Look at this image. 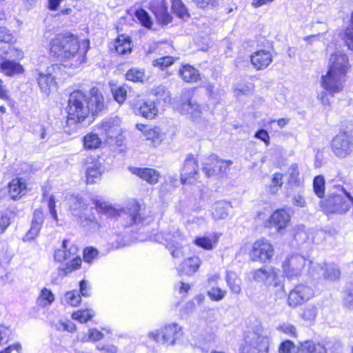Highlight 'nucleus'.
Wrapping results in <instances>:
<instances>
[{
  "instance_id": "1",
  "label": "nucleus",
  "mask_w": 353,
  "mask_h": 353,
  "mask_svg": "<svg viewBox=\"0 0 353 353\" xmlns=\"http://www.w3.org/2000/svg\"><path fill=\"white\" fill-rule=\"evenodd\" d=\"M87 43L86 48L81 49L79 36L68 30L58 32L50 39L48 54L60 63H52L47 67L46 72L38 73L37 83L43 93L48 96L57 89V77L61 74L63 67L77 69L86 62L89 41Z\"/></svg>"
},
{
  "instance_id": "2",
  "label": "nucleus",
  "mask_w": 353,
  "mask_h": 353,
  "mask_svg": "<svg viewBox=\"0 0 353 353\" xmlns=\"http://www.w3.org/2000/svg\"><path fill=\"white\" fill-rule=\"evenodd\" d=\"M108 108L103 89L92 86L88 92L74 89L68 94L65 107V128L68 131L76 130L88 119L102 114Z\"/></svg>"
},
{
  "instance_id": "3",
  "label": "nucleus",
  "mask_w": 353,
  "mask_h": 353,
  "mask_svg": "<svg viewBox=\"0 0 353 353\" xmlns=\"http://www.w3.org/2000/svg\"><path fill=\"white\" fill-rule=\"evenodd\" d=\"M352 70L349 55L343 50L332 52L328 58L327 70L321 77L320 84L323 92L318 99L323 105H330L328 96L334 97L343 91L346 80Z\"/></svg>"
},
{
  "instance_id": "4",
  "label": "nucleus",
  "mask_w": 353,
  "mask_h": 353,
  "mask_svg": "<svg viewBox=\"0 0 353 353\" xmlns=\"http://www.w3.org/2000/svg\"><path fill=\"white\" fill-rule=\"evenodd\" d=\"M252 279L256 283L263 285L270 296L284 293L285 282L281 279L279 270L270 267L261 266L251 272Z\"/></svg>"
},
{
  "instance_id": "5",
  "label": "nucleus",
  "mask_w": 353,
  "mask_h": 353,
  "mask_svg": "<svg viewBox=\"0 0 353 353\" xmlns=\"http://www.w3.org/2000/svg\"><path fill=\"white\" fill-rule=\"evenodd\" d=\"M274 254V245L265 237H260L256 239L252 243L248 251L250 261L261 264L271 262Z\"/></svg>"
},
{
  "instance_id": "6",
  "label": "nucleus",
  "mask_w": 353,
  "mask_h": 353,
  "mask_svg": "<svg viewBox=\"0 0 353 353\" xmlns=\"http://www.w3.org/2000/svg\"><path fill=\"white\" fill-rule=\"evenodd\" d=\"M232 163V160L223 159L219 155L211 153L205 158L201 169L207 178L223 177L227 174V171Z\"/></svg>"
},
{
  "instance_id": "7",
  "label": "nucleus",
  "mask_w": 353,
  "mask_h": 353,
  "mask_svg": "<svg viewBox=\"0 0 353 353\" xmlns=\"http://www.w3.org/2000/svg\"><path fill=\"white\" fill-rule=\"evenodd\" d=\"M183 335L182 328L177 323H170L148 334L150 339L157 343L174 345Z\"/></svg>"
},
{
  "instance_id": "8",
  "label": "nucleus",
  "mask_w": 353,
  "mask_h": 353,
  "mask_svg": "<svg viewBox=\"0 0 353 353\" xmlns=\"http://www.w3.org/2000/svg\"><path fill=\"white\" fill-rule=\"evenodd\" d=\"M330 147L336 157L346 158L353 152V138L348 132L340 131L332 139Z\"/></svg>"
},
{
  "instance_id": "9",
  "label": "nucleus",
  "mask_w": 353,
  "mask_h": 353,
  "mask_svg": "<svg viewBox=\"0 0 353 353\" xmlns=\"http://www.w3.org/2000/svg\"><path fill=\"white\" fill-rule=\"evenodd\" d=\"M291 214L286 207L274 210L264 221L263 226L267 229H274L276 233H283L291 224Z\"/></svg>"
},
{
  "instance_id": "10",
  "label": "nucleus",
  "mask_w": 353,
  "mask_h": 353,
  "mask_svg": "<svg viewBox=\"0 0 353 353\" xmlns=\"http://www.w3.org/2000/svg\"><path fill=\"white\" fill-rule=\"evenodd\" d=\"M314 296L315 292L312 286L305 283H300L290 290L288 294L287 304L290 307L294 308L302 305L314 298Z\"/></svg>"
},
{
  "instance_id": "11",
  "label": "nucleus",
  "mask_w": 353,
  "mask_h": 353,
  "mask_svg": "<svg viewBox=\"0 0 353 353\" xmlns=\"http://www.w3.org/2000/svg\"><path fill=\"white\" fill-rule=\"evenodd\" d=\"M199 161L192 153L187 155L180 173L182 185H193L199 181Z\"/></svg>"
},
{
  "instance_id": "12",
  "label": "nucleus",
  "mask_w": 353,
  "mask_h": 353,
  "mask_svg": "<svg viewBox=\"0 0 353 353\" xmlns=\"http://www.w3.org/2000/svg\"><path fill=\"white\" fill-rule=\"evenodd\" d=\"M131 107L137 114L149 120L154 119L159 112L154 101L143 99L140 94L132 100Z\"/></svg>"
},
{
  "instance_id": "13",
  "label": "nucleus",
  "mask_w": 353,
  "mask_h": 353,
  "mask_svg": "<svg viewBox=\"0 0 353 353\" xmlns=\"http://www.w3.org/2000/svg\"><path fill=\"white\" fill-rule=\"evenodd\" d=\"M148 9L159 25L164 26L172 22L173 17L169 11L167 0H150Z\"/></svg>"
},
{
  "instance_id": "14",
  "label": "nucleus",
  "mask_w": 353,
  "mask_h": 353,
  "mask_svg": "<svg viewBox=\"0 0 353 353\" xmlns=\"http://www.w3.org/2000/svg\"><path fill=\"white\" fill-rule=\"evenodd\" d=\"M269 340L267 336L255 334L253 337L247 336L239 348V353H268Z\"/></svg>"
},
{
  "instance_id": "15",
  "label": "nucleus",
  "mask_w": 353,
  "mask_h": 353,
  "mask_svg": "<svg viewBox=\"0 0 353 353\" xmlns=\"http://www.w3.org/2000/svg\"><path fill=\"white\" fill-rule=\"evenodd\" d=\"M305 266V259L299 255H291L282 263L283 275L288 279H293L301 276Z\"/></svg>"
},
{
  "instance_id": "16",
  "label": "nucleus",
  "mask_w": 353,
  "mask_h": 353,
  "mask_svg": "<svg viewBox=\"0 0 353 353\" xmlns=\"http://www.w3.org/2000/svg\"><path fill=\"white\" fill-rule=\"evenodd\" d=\"M15 43L16 39L11 31L6 26H0V55L6 56L10 50L15 52L14 57L17 59H22L23 52L21 50L13 46Z\"/></svg>"
},
{
  "instance_id": "17",
  "label": "nucleus",
  "mask_w": 353,
  "mask_h": 353,
  "mask_svg": "<svg viewBox=\"0 0 353 353\" xmlns=\"http://www.w3.org/2000/svg\"><path fill=\"white\" fill-rule=\"evenodd\" d=\"M273 54L265 49H258L250 55V61L256 71L267 69L273 62Z\"/></svg>"
},
{
  "instance_id": "18",
  "label": "nucleus",
  "mask_w": 353,
  "mask_h": 353,
  "mask_svg": "<svg viewBox=\"0 0 353 353\" xmlns=\"http://www.w3.org/2000/svg\"><path fill=\"white\" fill-rule=\"evenodd\" d=\"M133 48V43L130 36L125 34H119L112 42L109 47V51L119 56L130 54Z\"/></svg>"
},
{
  "instance_id": "19",
  "label": "nucleus",
  "mask_w": 353,
  "mask_h": 353,
  "mask_svg": "<svg viewBox=\"0 0 353 353\" xmlns=\"http://www.w3.org/2000/svg\"><path fill=\"white\" fill-rule=\"evenodd\" d=\"M128 170L141 180L152 185L159 183L161 178V173L152 168L130 166Z\"/></svg>"
},
{
  "instance_id": "20",
  "label": "nucleus",
  "mask_w": 353,
  "mask_h": 353,
  "mask_svg": "<svg viewBox=\"0 0 353 353\" xmlns=\"http://www.w3.org/2000/svg\"><path fill=\"white\" fill-rule=\"evenodd\" d=\"M136 128L145 136L147 141H150L153 147L159 145L164 139L165 134L159 126L150 127L147 124L137 123Z\"/></svg>"
},
{
  "instance_id": "21",
  "label": "nucleus",
  "mask_w": 353,
  "mask_h": 353,
  "mask_svg": "<svg viewBox=\"0 0 353 353\" xmlns=\"http://www.w3.org/2000/svg\"><path fill=\"white\" fill-rule=\"evenodd\" d=\"M8 193L13 201L21 199L28 192V185L22 177H14L8 183Z\"/></svg>"
},
{
  "instance_id": "22",
  "label": "nucleus",
  "mask_w": 353,
  "mask_h": 353,
  "mask_svg": "<svg viewBox=\"0 0 353 353\" xmlns=\"http://www.w3.org/2000/svg\"><path fill=\"white\" fill-rule=\"evenodd\" d=\"M91 165L88 166L85 172V182L86 184H94L101 180L103 173V168L100 162L99 157L91 158Z\"/></svg>"
},
{
  "instance_id": "23",
  "label": "nucleus",
  "mask_w": 353,
  "mask_h": 353,
  "mask_svg": "<svg viewBox=\"0 0 353 353\" xmlns=\"http://www.w3.org/2000/svg\"><path fill=\"white\" fill-rule=\"evenodd\" d=\"M201 260L197 255H193L185 259L179 265L178 274L179 276L192 275L199 268Z\"/></svg>"
},
{
  "instance_id": "24",
  "label": "nucleus",
  "mask_w": 353,
  "mask_h": 353,
  "mask_svg": "<svg viewBox=\"0 0 353 353\" xmlns=\"http://www.w3.org/2000/svg\"><path fill=\"white\" fill-rule=\"evenodd\" d=\"M178 75L183 82L187 83H194L201 79L199 71L189 63L181 65L178 71Z\"/></svg>"
},
{
  "instance_id": "25",
  "label": "nucleus",
  "mask_w": 353,
  "mask_h": 353,
  "mask_svg": "<svg viewBox=\"0 0 353 353\" xmlns=\"http://www.w3.org/2000/svg\"><path fill=\"white\" fill-rule=\"evenodd\" d=\"M101 134L105 135V140L110 141L117 139L121 134L119 125L112 121H102L98 125Z\"/></svg>"
},
{
  "instance_id": "26",
  "label": "nucleus",
  "mask_w": 353,
  "mask_h": 353,
  "mask_svg": "<svg viewBox=\"0 0 353 353\" xmlns=\"http://www.w3.org/2000/svg\"><path fill=\"white\" fill-rule=\"evenodd\" d=\"M219 236L217 233H212L207 236H196L193 240V243L205 250H211L217 245Z\"/></svg>"
},
{
  "instance_id": "27",
  "label": "nucleus",
  "mask_w": 353,
  "mask_h": 353,
  "mask_svg": "<svg viewBox=\"0 0 353 353\" xmlns=\"http://www.w3.org/2000/svg\"><path fill=\"white\" fill-rule=\"evenodd\" d=\"M338 35L347 50L353 52V12L350 14L349 23L341 30Z\"/></svg>"
},
{
  "instance_id": "28",
  "label": "nucleus",
  "mask_w": 353,
  "mask_h": 353,
  "mask_svg": "<svg viewBox=\"0 0 353 353\" xmlns=\"http://www.w3.org/2000/svg\"><path fill=\"white\" fill-rule=\"evenodd\" d=\"M0 71L6 76L13 77L23 73L24 68L19 62L5 59L0 63Z\"/></svg>"
},
{
  "instance_id": "29",
  "label": "nucleus",
  "mask_w": 353,
  "mask_h": 353,
  "mask_svg": "<svg viewBox=\"0 0 353 353\" xmlns=\"http://www.w3.org/2000/svg\"><path fill=\"white\" fill-rule=\"evenodd\" d=\"M141 205L137 200H134L127 206V213L130 218V225L143 223L145 217L141 214Z\"/></svg>"
},
{
  "instance_id": "30",
  "label": "nucleus",
  "mask_w": 353,
  "mask_h": 353,
  "mask_svg": "<svg viewBox=\"0 0 353 353\" xmlns=\"http://www.w3.org/2000/svg\"><path fill=\"white\" fill-rule=\"evenodd\" d=\"M82 265V259L79 256L72 258L63 266L57 268V274L59 277L63 278L74 271L80 270Z\"/></svg>"
},
{
  "instance_id": "31",
  "label": "nucleus",
  "mask_w": 353,
  "mask_h": 353,
  "mask_svg": "<svg viewBox=\"0 0 353 353\" xmlns=\"http://www.w3.org/2000/svg\"><path fill=\"white\" fill-rule=\"evenodd\" d=\"M68 241L63 239L62 241V249H57L54 252V259L56 262L61 263L70 259L71 254H75L78 248L75 245H72L70 248L67 247Z\"/></svg>"
},
{
  "instance_id": "32",
  "label": "nucleus",
  "mask_w": 353,
  "mask_h": 353,
  "mask_svg": "<svg viewBox=\"0 0 353 353\" xmlns=\"http://www.w3.org/2000/svg\"><path fill=\"white\" fill-rule=\"evenodd\" d=\"M92 201L98 214H107L109 218L118 217L120 215L119 210L115 209L111 205H106L103 201L96 199H92Z\"/></svg>"
},
{
  "instance_id": "33",
  "label": "nucleus",
  "mask_w": 353,
  "mask_h": 353,
  "mask_svg": "<svg viewBox=\"0 0 353 353\" xmlns=\"http://www.w3.org/2000/svg\"><path fill=\"white\" fill-rule=\"evenodd\" d=\"M83 148L86 150H96L101 147L102 141L99 135L94 132L87 133L83 137Z\"/></svg>"
},
{
  "instance_id": "34",
  "label": "nucleus",
  "mask_w": 353,
  "mask_h": 353,
  "mask_svg": "<svg viewBox=\"0 0 353 353\" xmlns=\"http://www.w3.org/2000/svg\"><path fill=\"white\" fill-rule=\"evenodd\" d=\"M79 225L88 230H98L101 228L100 223L93 214L88 215L85 214H79Z\"/></svg>"
},
{
  "instance_id": "35",
  "label": "nucleus",
  "mask_w": 353,
  "mask_h": 353,
  "mask_svg": "<svg viewBox=\"0 0 353 353\" xmlns=\"http://www.w3.org/2000/svg\"><path fill=\"white\" fill-rule=\"evenodd\" d=\"M225 281L232 293L236 294H240L241 291V281L236 272L228 271L225 275Z\"/></svg>"
},
{
  "instance_id": "36",
  "label": "nucleus",
  "mask_w": 353,
  "mask_h": 353,
  "mask_svg": "<svg viewBox=\"0 0 353 353\" xmlns=\"http://www.w3.org/2000/svg\"><path fill=\"white\" fill-rule=\"evenodd\" d=\"M110 92L113 99L119 105H122L127 99L128 85L126 84L112 85L110 87Z\"/></svg>"
},
{
  "instance_id": "37",
  "label": "nucleus",
  "mask_w": 353,
  "mask_h": 353,
  "mask_svg": "<svg viewBox=\"0 0 353 353\" xmlns=\"http://www.w3.org/2000/svg\"><path fill=\"white\" fill-rule=\"evenodd\" d=\"M54 295L52 292L46 288H43L37 298V304L39 307H46L54 301Z\"/></svg>"
},
{
  "instance_id": "38",
  "label": "nucleus",
  "mask_w": 353,
  "mask_h": 353,
  "mask_svg": "<svg viewBox=\"0 0 353 353\" xmlns=\"http://www.w3.org/2000/svg\"><path fill=\"white\" fill-rule=\"evenodd\" d=\"M179 57L173 56H163L157 59H154L152 61L153 67L157 68L161 71L167 70L169 67L172 65L177 60Z\"/></svg>"
},
{
  "instance_id": "39",
  "label": "nucleus",
  "mask_w": 353,
  "mask_h": 353,
  "mask_svg": "<svg viewBox=\"0 0 353 353\" xmlns=\"http://www.w3.org/2000/svg\"><path fill=\"white\" fill-rule=\"evenodd\" d=\"M172 12L179 19L190 17L188 9L182 0H170Z\"/></svg>"
},
{
  "instance_id": "40",
  "label": "nucleus",
  "mask_w": 353,
  "mask_h": 353,
  "mask_svg": "<svg viewBox=\"0 0 353 353\" xmlns=\"http://www.w3.org/2000/svg\"><path fill=\"white\" fill-rule=\"evenodd\" d=\"M284 174L281 172H274L271 178L270 184L268 185V191L270 194L275 195L283 185Z\"/></svg>"
},
{
  "instance_id": "41",
  "label": "nucleus",
  "mask_w": 353,
  "mask_h": 353,
  "mask_svg": "<svg viewBox=\"0 0 353 353\" xmlns=\"http://www.w3.org/2000/svg\"><path fill=\"white\" fill-rule=\"evenodd\" d=\"M17 212L8 209L0 212V234H3L12 223V219L16 216Z\"/></svg>"
},
{
  "instance_id": "42",
  "label": "nucleus",
  "mask_w": 353,
  "mask_h": 353,
  "mask_svg": "<svg viewBox=\"0 0 353 353\" xmlns=\"http://www.w3.org/2000/svg\"><path fill=\"white\" fill-rule=\"evenodd\" d=\"M312 188L316 196L323 199L325 194V180L323 175H317L314 177Z\"/></svg>"
},
{
  "instance_id": "43",
  "label": "nucleus",
  "mask_w": 353,
  "mask_h": 353,
  "mask_svg": "<svg viewBox=\"0 0 353 353\" xmlns=\"http://www.w3.org/2000/svg\"><path fill=\"white\" fill-rule=\"evenodd\" d=\"M145 78L144 69L132 67L128 69L125 74V79L134 83H142Z\"/></svg>"
},
{
  "instance_id": "44",
  "label": "nucleus",
  "mask_w": 353,
  "mask_h": 353,
  "mask_svg": "<svg viewBox=\"0 0 353 353\" xmlns=\"http://www.w3.org/2000/svg\"><path fill=\"white\" fill-rule=\"evenodd\" d=\"M94 316V312L90 309H80L72 313L71 317L73 320L81 323H85L90 321Z\"/></svg>"
},
{
  "instance_id": "45",
  "label": "nucleus",
  "mask_w": 353,
  "mask_h": 353,
  "mask_svg": "<svg viewBox=\"0 0 353 353\" xmlns=\"http://www.w3.org/2000/svg\"><path fill=\"white\" fill-rule=\"evenodd\" d=\"M88 204L85 202L83 199L79 196H75L73 197V201L70 204V210L76 212L77 215L82 214L84 211L88 209Z\"/></svg>"
},
{
  "instance_id": "46",
  "label": "nucleus",
  "mask_w": 353,
  "mask_h": 353,
  "mask_svg": "<svg viewBox=\"0 0 353 353\" xmlns=\"http://www.w3.org/2000/svg\"><path fill=\"white\" fill-rule=\"evenodd\" d=\"M302 346L304 347L307 353H327L325 345L319 342L312 341H305Z\"/></svg>"
},
{
  "instance_id": "47",
  "label": "nucleus",
  "mask_w": 353,
  "mask_h": 353,
  "mask_svg": "<svg viewBox=\"0 0 353 353\" xmlns=\"http://www.w3.org/2000/svg\"><path fill=\"white\" fill-rule=\"evenodd\" d=\"M135 17L142 26L150 29L152 26V21L149 14L143 8H139L135 11Z\"/></svg>"
},
{
  "instance_id": "48",
  "label": "nucleus",
  "mask_w": 353,
  "mask_h": 353,
  "mask_svg": "<svg viewBox=\"0 0 353 353\" xmlns=\"http://www.w3.org/2000/svg\"><path fill=\"white\" fill-rule=\"evenodd\" d=\"M64 299L66 303L71 307H78L81 302V296L76 290H70L65 293Z\"/></svg>"
},
{
  "instance_id": "49",
  "label": "nucleus",
  "mask_w": 353,
  "mask_h": 353,
  "mask_svg": "<svg viewBox=\"0 0 353 353\" xmlns=\"http://www.w3.org/2000/svg\"><path fill=\"white\" fill-rule=\"evenodd\" d=\"M82 254L83 261L86 263L92 264L98 258L99 252L97 248L88 246L83 250Z\"/></svg>"
},
{
  "instance_id": "50",
  "label": "nucleus",
  "mask_w": 353,
  "mask_h": 353,
  "mask_svg": "<svg viewBox=\"0 0 353 353\" xmlns=\"http://www.w3.org/2000/svg\"><path fill=\"white\" fill-rule=\"evenodd\" d=\"M317 316V307L312 305L305 307L301 313V319L307 322H312Z\"/></svg>"
},
{
  "instance_id": "51",
  "label": "nucleus",
  "mask_w": 353,
  "mask_h": 353,
  "mask_svg": "<svg viewBox=\"0 0 353 353\" xmlns=\"http://www.w3.org/2000/svg\"><path fill=\"white\" fill-rule=\"evenodd\" d=\"M341 276L340 270L333 266L326 267L323 272V279L327 281L339 280Z\"/></svg>"
},
{
  "instance_id": "52",
  "label": "nucleus",
  "mask_w": 353,
  "mask_h": 353,
  "mask_svg": "<svg viewBox=\"0 0 353 353\" xmlns=\"http://www.w3.org/2000/svg\"><path fill=\"white\" fill-rule=\"evenodd\" d=\"M183 105H186L190 110V113L195 117H199L203 112V107L201 104L196 102H193L191 99H187L183 103Z\"/></svg>"
},
{
  "instance_id": "53",
  "label": "nucleus",
  "mask_w": 353,
  "mask_h": 353,
  "mask_svg": "<svg viewBox=\"0 0 353 353\" xmlns=\"http://www.w3.org/2000/svg\"><path fill=\"white\" fill-rule=\"evenodd\" d=\"M277 330L293 339L298 336L295 326L290 323H281L277 327Z\"/></svg>"
},
{
  "instance_id": "54",
  "label": "nucleus",
  "mask_w": 353,
  "mask_h": 353,
  "mask_svg": "<svg viewBox=\"0 0 353 353\" xmlns=\"http://www.w3.org/2000/svg\"><path fill=\"white\" fill-rule=\"evenodd\" d=\"M104 337V334L96 328H91L88 334L84 336L83 341L84 342H97L101 341Z\"/></svg>"
},
{
  "instance_id": "55",
  "label": "nucleus",
  "mask_w": 353,
  "mask_h": 353,
  "mask_svg": "<svg viewBox=\"0 0 353 353\" xmlns=\"http://www.w3.org/2000/svg\"><path fill=\"white\" fill-rule=\"evenodd\" d=\"M227 291L222 290L219 287H213L207 292L210 300L213 301H219L226 295Z\"/></svg>"
},
{
  "instance_id": "56",
  "label": "nucleus",
  "mask_w": 353,
  "mask_h": 353,
  "mask_svg": "<svg viewBox=\"0 0 353 353\" xmlns=\"http://www.w3.org/2000/svg\"><path fill=\"white\" fill-rule=\"evenodd\" d=\"M254 87L255 86L253 83H248L243 85H239L234 90V92L236 97L248 95L252 94L254 92Z\"/></svg>"
},
{
  "instance_id": "57",
  "label": "nucleus",
  "mask_w": 353,
  "mask_h": 353,
  "mask_svg": "<svg viewBox=\"0 0 353 353\" xmlns=\"http://www.w3.org/2000/svg\"><path fill=\"white\" fill-rule=\"evenodd\" d=\"M290 174L289 177V182L299 185L301 183L299 178V171L298 165L296 163H293L290 167Z\"/></svg>"
},
{
  "instance_id": "58",
  "label": "nucleus",
  "mask_w": 353,
  "mask_h": 353,
  "mask_svg": "<svg viewBox=\"0 0 353 353\" xmlns=\"http://www.w3.org/2000/svg\"><path fill=\"white\" fill-rule=\"evenodd\" d=\"M343 301L345 307L353 310V284L345 290V296Z\"/></svg>"
},
{
  "instance_id": "59",
  "label": "nucleus",
  "mask_w": 353,
  "mask_h": 353,
  "mask_svg": "<svg viewBox=\"0 0 353 353\" xmlns=\"http://www.w3.org/2000/svg\"><path fill=\"white\" fill-rule=\"evenodd\" d=\"M192 1L197 8L205 9L209 7H215L218 4L219 0H192Z\"/></svg>"
},
{
  "instance_id": "60",
  "label": "nucleus",
  "mask_w": 353,
  "mask_h": 353,
  "mask_svg": "<svg viewBox=\"0 0 353 353\" xmlns=\"http://www.w3.org/2000/svg\"><path fill=\"white\" fill-rule=\"evenodd\" d=\"M254 137L263 141L266 146L270 145V137L267 130L259 129L254 133Z\"/></svg>"
},
{
  "instance_id": "61",
  "label": "nucleus",
  "mask_w": 353,
  "mask_h": 353,
  "mask_svg": "<svg viewBox=\"0 0 353 353\" xmlns=\"http://www.w3.org/2000/svg\"><path fill=\"white\" fill-rule=\"evenodd\" d=\"M43 222V212L37 210L34 212V219L32 223V229L39 230Z\"/></svg>"
},
{
  "instance_id": "62",
  "label": "nucleus",
  "mask_w": 353,
  "mask_h": 353,
  "mask_svg": "<svg viewBox=\"0 0 353 353\" xmlns=\"http://www.w3.org/2000/svg\"><path fill=\"white\" fill-rule=\"evenodd\" d=\"M48 206L49 208L50 214L52 217L55 220H58V214L56 210V199L54 196L50 195L48 199Z\"/></svg>"
},
{
  "instance_id": "63",
  "label": "nucleus",
  "mask_w": 353,
  "mask_h": 353,
  "mask_svg": "<svg viewBox=\"0 0 353 353\" xmlns=\"http://www.w3.org/2000/svg\"><path fill=\"white\" fill-rule=\"evenodd\" d=\"M295 347L294 343L290 340H285L281 343L279 346V353H291L292 350Z\"/></svg>"
},
{
  "instance_id": "64",
  "label": "nucleus",
  "mask_w": 353,
  "mask_h": 353,
  "mask_svg": "<svg viewBox=\"0 0 353 353\" xmlns=\"http://www.w3.org/2000/svg\"><path fill=\"white\" fill-rule=\"evenodd\" d=\"M97 350L103 353H117L118 347L112 344L97 345Z\"/></svg>"
}]
</instances>
